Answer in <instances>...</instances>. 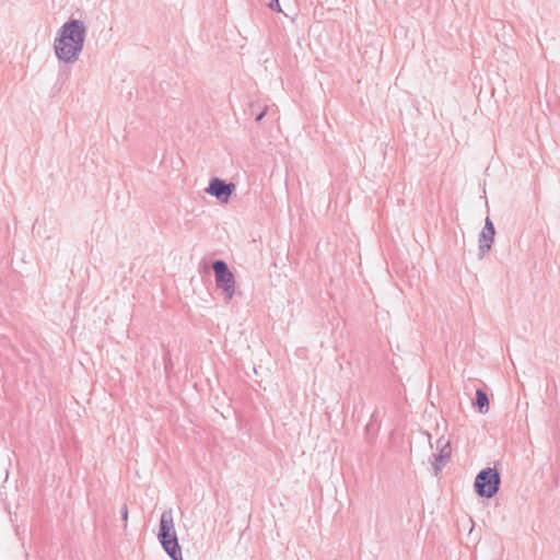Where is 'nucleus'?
Segmentation results:
<instances>
[{
    "instance_id": "f03ea898",
    "label": "nucleus",
    "mask_w": 560,
    "mask_h": 560,
    "mask_svg": "<svg viewBox=\"0 0 560 560\" xmlns=\"http://www.w3.org/2000/svg\"><path fill=\"white\" fill-rule=\"evenodd\" d=\"M159 539L163 550L172 560H183V552L178 544L173 514L165 511L161 515Z\"/></svg>"
},
{
    "instance_id": "39448f33",
    "label": "nucleus",
    "mask_w": 560,
    "mask_h": 560,
    "mask_svg": "<svg viewBox=\"0 0 560 560\" xmlns=\"http://www.w3.org/2000/svg\"><path fill=\"white\" fill-rule=\"evenodd\" d=\"M235 184L225 183L220 177H213L210 179L206 192L218 199L221 203H228L235 191Z\"/></svg>"
},
{
    "instance_id": "6e6552de",
    "label": "nucleus",
    "mask_w": 560,
    "mask_h": 560,
    "mask_svg": "<svg viewBox=\"0 0 560 560\" xmlns=\"http://www.w3.org/2000/svg\"><path fill=\"white\" fill-rule=\"evenodd\" d=\"M476 397H477L476 404L479 408V411L481 413H487L489 411V399H488L487 394L481 389H477Z\"/></svg>"
},
{
    "instance_id": "20e7f679",
    "label": "nucleus",
    "mask_w": 560,
    "mask_h": 560,
    "mask_svg": "<svg viewBox=\"0 0 560 560\" xmlns=\"http://www.w3.org/2000/svg\"><path fill=\"white\" fill-rule=\"evenodd\" d=\"M500 481V474L497 469L485 468L475 478V490L480 498L491 499L498 493Z\"/></svg>"
},
{
    "instance_id": "1a4fd4ad",
    "label": "nucleus",
    "mask_w": 560,
    "mask_h": 560,
    "mask_svg": "<svg viewBox=\"0 0 560 560\" xmlns=\"http://www.w3.org/2000/svg\"><path fill=\"white\" fill-rule=\"evenodd\" d=\"M121 518L125 523V528L127 527L128 525V520H129V510H128V506L126 504H124L121 506Z\"/></svg>"
},
{
    "instance_id": "423d86ee",
    "label": "nucleus",
    "mask_w": 560,
    "mask_h": 560,
    "mask_svg": "<svg viewBox=\"0 0 560 560\" xmlns=\"http://www.w3.org/2000/svg\"><path fill=\"white\" fill-rule=\"evenodd\" d=\"M495 230L492 220L487 217L485 226L478 236L479 257L483 258L490 250L494 241Z\"/></svg>"
},
{
    "instance_id": "9d476101",
    "label": "nucleus",
    "mask_w": 560,
    "mask_h": 560,
    "mask_svg": "<svg viewBox=\"0 0 560 560\" xmlns=\"http://www.w3.org/2000/svg\"><path fill=\"white\" fill-rule=\"evenodd\" d=\"M268 5L272 11H276V12L282 11L279 0H270Z\"/></svg>"
},
{
    "instance_id": "f257e3e1",
    "label": "nucleus",
    "mask_w": 560,
    "mask_h": 560,
    "mask_svg": "<svg viewBox=\"0 0 560 560\" xmlns=\"http://www.w3.org/2000/svg\"><path fill=\"white\" fill-rule=\"evenodd\" d=\"M88 37V26L82 19H68L56 31L52 51L61 66L77 63L83 55Z\"/></svg>"
},
{
    "instance_id": "0eeeda50",
    "label": "nucleus",
    "mask_w": 560,
    "mask_h": 560,
    "mask_svg": "<svg viewBox=\"0 0 560 560\" xmlns=\"http://www.w3.org/2000/svg\"><path fill=\"white\" fill-rule=\"evenodd\" d=\"M436 447H438L439 454L436 456H434L432 465L436 471H440L445 466V464L451 459V456H452L451 440L446 439L445 436H441L436 441Z\"/></svg>"
},
{
    "instance_id": "7ed1b4c3",
    "label": "nucleus",
    "mask_w": 560,
    "mask_h": 560,
    "mask_svg": "<svg viewBox=\"0 0 560 560\" xmlns=\"http://www.w3.org/2000/svg\"><path fill=\"white\" fill-rule=\"evenodd\" d=\"M215 287L220 290L226 301H232L237 293V284L234 273L223 260L213 264Z\"/></svg>"
},
{
    "instance_id": "9b49d317",
    "label": "nucleus",
    "mask_w": 560,
    "mask_h": 560,
    "mask_svg": "<svg viewBox=\"0 0 560 560\" xmlns=\"http://www.w3.org/2000/svg\"><path fill=\"white\" fill-rule=\"evenodd\" d=\"M266 113H267V110H266V109H264V110H262V112L257 116L256 120H257V121L262 120V118L265 117Z\"/></svg>"
}]
</instances>
